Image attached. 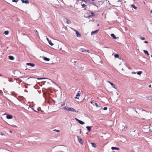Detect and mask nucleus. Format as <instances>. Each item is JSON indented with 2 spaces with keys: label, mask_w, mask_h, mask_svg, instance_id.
Returning <instances> with one entry per match:
<instances>
[{
  "label": "nucleus",
  "mask_w": 152,
  "mask_h": 152,
  "mask_svg": "<svg viewBox=\"0 0 152 152\" xmlns=\"http://www.w3.org/2000/svg\"><path fill=\"white\" fill-rule=\"evenodd\" d=\"M133 109L137 113H138V115L140 114L141 116L145 117L147 115L146 113H149V111L144 110L139 107H134Z\"/></svg>",
  "instance_id": "nucleus-1"
},
{
  "label": "nucleus",
  "mask_w": 152,
  "mask_h": 152,
  "mask_svg": "<svg viewBox=\"0 0 152 152\" xmlns=\"http://www.w3.org/2000/svg\"><path fill=\"white\" fill-rule=\"evenodd\" d=\"M63 108H64V110H67L70 111L72 112H75L78 113V111H77L75 109H74L72 107H66V106L64 107Z\"/></svg>",
  "instance_id": "nucleus-2"
},
{
  "label": "nucleus",
  "mask_w": 152,
  "mask_h": 152,
  "mask_svg": "<svg viewBox=\"0 0 152 152\" xmlns=\"http://www.w3.org/2000/svg\"><path fill=\"white\" fill-rule=\"evenodd\" d=\"M78 140L79 142L82 145L83 144L84 142L82 139L80 137L77 136V137Z\"/></svg>",
  "instance_id": "nucleus-3"
},
{
  "label": "nucleus",
  "mask_w": 152,
  "mask_h": 152,
  "mask_svg": "<svg viewBox=\"0 0 152 152\" xmlns=\"http://www.w3.org/2000/svg\"><path fill=\"white\" fill-rule=\"evenodd\" d=\"M75 119L77 121L79 124L81 125L84 124H85V123L84 122L76 118H75Z\"/></svg>",
  "instance_id": "nucleus-4"
},
{
  "label": "nucleus",
  "mask_w": 152,
  "mask_h": 152,
  "mask_svg": "<svg viewBox=\"0 0 152 152\" xmlns=\"http://www.w3.org/2000/svg\"><path fill=\"white\" fill-rule=\"evenodd\" d=\"M93 105H96L97 107H99L100 105L99 103H96V102L95 101H94V103H93Z\"/></svg>",
  "instance_id": "nucleus-5"
},
{
  "label": "nucleus",
  "mask_w": 152,
  "mask_h": 152,
  "mask_svg": "<svg viewBox=\"0 0 152 152\" xmlns=\"http://www.w3.org/2000/svg\"><path fill=\"white\" fill-rule=\"evenodd\" d=\"M76 36L77 37H81V34L77 31L75 30Z\"/></svg>",
  "instance_id": "nucleus-6"
},
{
  "label": "nucleus",
  "mask_w": 152,
  "mask_h": 152,
  "mask_svg": "<svg viewBox=\"0 0 152 152\" xmlns=\"http://www.w3.org/2000/svg\"><path fill=\"white\" fill-rule=\"evenodd\" d=\"M6 118L8 119H11L13 118V116L10 114H7L6 116Z\"/></svg>",
  "instance_id": "nucleus-7"
},
{
  "label": "nucleus",
  "mask_w": 152,
  "mask_h": 152,
  "mask_svg": "<svg viewBox=\"0 0 152 152\" xmlns=\"http://www.w3.org/2000/svg\"><path fill=\"white\" fill-rule=\"evenodd\" d=\"M99 31V29H98V30H96L95 31H92L91 33V35H94V34L97 33Z\"/></svg>",
  "instance_id": "nucleus-8"
},
{
  "label": "nucleus",
  "mask_w": 152,
  "mask_h": 152,
  "mask_svg": "<svg viewBox=\"0 0 152 152\" xmlns=\"http://www.w3.org/2000/svg\"><path fill=\"white\" fill-rule=\"evenodd\" d=\"M28 66H30L32 67H34L35 66V64L34 63H27L26 64Z\"/></svg>",
  "instance_id": "nucleus-9"
},
{
  "label": "nucleus",
  "mask_w": 152,
  "mask_h": 152,
  "mask_svg": "<svg viewBox=\"0 0 152 152\" xmlns=\"http://www.w3.org/2000/svg\"><path fill=\"white\" fill-rule=\"evenodd\" d=\"M21 1L23 3H25L26 4H27L29 3V1L28 0H22Z\"/></svg>",
  "instance_id": "nucleus-10"
},
{
  "label": "nucleus",
  "mask_w": 152,
  "mask_h": 152,
  "mask_svg": "<svg viewBox=\"0 0 152 152\" xmlns=\"http://www.w3.org/2000/svg\"><path fill=\"white\" fill-rule=\"evenodd\" d=\"M108 82L111 84V85L112 86V87H113V88H116L115 87V86L114 84L113 83H112L110 81H108Z\"/></svg>",
  "instance_id": "nucleus-11"
},
{
  "label": "nucleus",
  "mask_w": 152,
  "mask_h": 152,
  "mask_svg": "<svg viewBox=\"0 0 152 152\" xmlns=\"http://www.w3.org/2000/svg\"><path fill=\"white\" fill-rule=\"evenodd\" d=\"M9 58L11 60H13L14 59V57L12 56H9Z\"/></svg>",
  "instance_id": "nucleus-12"
},
{
  "label": "nucleus",
  "mask_w": 152,
  "mask_h": 152,
  "mask_svg": "<svg viewBox=\"0 0 152 152\" xmlns=\"http://www.w3.org/2000/svg\"><path fill=\"white\" fill-rule=\"evenodd\" d=\"M92 126H87L86 128L88 132H90L91 130Z\"/></svg>",
  "instance_id": "nucleus-13"
},
{
  "label": "nucleus",
  "mask_w": 152,
  "mask_h": 152,
  "mask_svg": "<svg viewBox=\"0 0 152 152\" xmlns=\"http://www.w3.org/2000/svg\"><path fill=\"white\" fill-rule=\"evenodd\" d=\"M111 37L114 39H117V37H116L115 35L114 34H112L111 35Z\"/></svg>",
  "instance_id": "nucleus-14"
},
{
  "label": "nucleus",
  "mask_w": 152,
  "mask_h": 152,
  "mask_svg": "<svg viewBox=\"0 0 152 152\" xmlns=\"http://www.w3.org/2000/svg\"><path fill=\"white\" fill-rule=\"evenodd\" d=\"M43 59L44 60L48 61H49L50 60V58L45 57H44Z\"/></svg>",
  "instance_id": "nucleus-15"
},
{
  "label": "nucleus",
  "mask_w": 152,
  "mask_h": 152,
  "mask_svg": "<svg viewBox=\"0 0 152 152\" xmlns=\"http://www.w3.org/2000/svg\"><path fill=\"white\" fill-rule=\"evenodd\" d=\"M143 52L145 54H146L147 56H149V54L147 50H144Z\"/></svg>",
  "instance_id": "nucleus-16"
},
{
  "label": "nucleus",
  "mask_w": 152,
  "mask_h": 152,
  "mask_svg": "<svg viewBox=\"0 0 152 152\" xmlns=\"http://www.w3.org/2000/svg\"><path fill=\"white\" fill-rule=\"evenodd\" d=\"M111 149L113 150H119V148L115 147H112L111 148Z\"/></svg>",
  "instance_id": "nucleus-17"
},
{
  "label": "nucleus",
  "mask_w": 152,
  "mask_h": 152,
  "mask_svg": "<svg viewBox=\"0 0 152 152\" xmlns=\"http://www.w3.org/2000/svg\"><path fill=\"white\" fill-rule=\"evenodd\" d=\"M92 146L94 148H96V144L94 142H92L91 143Z\"/></svg>",
  "instance_id": "nucleus-18"
},
{
  "label": "nucleus",
  "mask_w": 152,
  "mask_h": 152,
  "mask_svg": "<svg viewBox=\"0 0 152 152\" xmlns=\"http://www.w3.org/2000/svg\"><path fill=\"white\" fill-rule=\"evenodd\" d=\"M66 22L67 24L71 23V22L68 19H66Z\"/></svg>",
  "instance_id": "nucleus-19"
},
{
  "label": "nucleus",
  "mask_w": 152,
  "mask_h": 152,
  "mask_svg": "<svg viewBox=\"0 0 152 152\" xmlns=\"http://www.w3.org/2000/svg\"><path fill=\"white\" fill-rule=\"evenodd\" d=\"M114 57L115 58H119V55L118 54H116L114 55Z\"/></svg>",
  "instance_id": "nucleus-20"
},
{
  "label": "nucleus",
  "mask_w": 152,
  "mask_h": 152,
  "mask_svg": "<svg viewBox=\"0 0 152 152\" xmlns=\"http://www.w3.org/2000/svg\"><path fill=\"white\" fill-rule=\"evenodd\" d=\"M12 95L15 97L17 95V94L14 92H12Z\"/></svg>",
  "instance_id": "nucleus-21"
},
{
  "label": "nucleus",
  "mask_w": 152,
  "mask_h": 152,
  "mask_svg": "<svg viewBox=\"0 0 152 152\" xmlns=\"http://www.w3.org/2000/svg\"><path fill=\"white\" fill-rule=\"evenodd\" d=\"M91 16L92 17H94L95 16V14L94 12H93L92 11H91Z\"/></svg>",
  "instance_id": "nucleus-22"
},
{
  "label": "nucleus",
  "mask_w": 152,
  "mask_h": 152,
  "mask_svg": "<svg viewBox=\"0 0 152 152\" xmlns=\"http://www.w3.org/2000/svg\"><path fill=\"white\" fill-rule=\"evenodd\" d=\"M9 31L8 30L7 31H5L4 32V34H5V35H8L9 33Z\"/></svg>",
  "instance_id": "nucleus-23"
},
{
  "label": "nucleus",
  "mask_w": 152,
  "mask_h": 152,
  "mask_svg": "<svg viewBox=\"0 0 152 152\" xmlns=\"http://www.w3.org/2000/svg\"><path fill=\"white\" fill-rule=\"evenodd\" d=\"M48 42L49 44L51 46H53V44L51 40H50V41H49V42Z\"/></svg>",
  "instance_id": "nucleus-24"
},
{
  "label": "nucleus",
  "mask_w": 152,
  "mask_h": 152,
  "mask_svg": "<svg viewBox=\"0 0 152 152\" xmlns=\"http://www.w3.org/2000/svg\"><path fill=\"white\" fill-rule=\"evenodd\" d=\"M132 7L135 9H136L137 8V7L135 6L134 5V4L132 5Z\"/></svg>",
  "instance_id": "nucleus-25"
},
{
  "label": "nucleus",
  "mask_w": 152,
  "mask_h": 152,
  "mask_svg": "<svg viewBox=\"0 0 152 152\" xmlns=\"http://www.w3.org/2000/svg\"><path fill=\"white\" fill-rule=\"evenodd\" d=\"M142 73V71H139L137 72V75H140Z\"/></svg>",
  "instance_id": "nucleus-26"
},
{
  "label": "nucleus",
  "mask_w": 152,
  "mask_h": 152,
  "mask_svg": "<svg viewBox=\"0 0 152 152\" xmlns=\"http://www.w3.org/2000/svg\"><path fill=\"white\" fill-rule=\"evenodd\" d=\"M148 99L150 100H152V96H150L148 97Z\"/></svg>",
  "instance_id": "nucleus-27"
},
{
  "label": "nucleus",
  "mask_w": 152,
  "mask_h": 152,
  "mask_svg": "<svg viewBox=\"0 0 152 152\" xmlns=\"http://www.w3.org/2000/svg\"><path fill=\"white\" fill-rule=\"evenodd\" d=\"M65 103L64 102L63 103H61L60 104H61L60 106L61 107H62L64 106L65 105Z\"/></svg>",
  "instance_id": "nucleus-28"
},
{
  "label": "nucleus",
  "mask_w": 152,
  "mask_h": 152,
  "mask_svg": "<svg viewBox=\"0 0 152 152\" xmlns=\"http://www.w3.org/2000/svg\"><path fill=\"white\" fill-rule=\"evenodd\" d=\"M124 125H125V124H123L122 125V126H123L124 127V128H122V129H120L121 130H124V129H125V127L124 126Z\"/></svg>",
  "instance_id": "nucleus-29"
},
{
  "label": "nucleus",
  "mask_w": 152,
  "mask_h": 152,
  "mask_svg": "<svg viewBox=\"0 0 152 152\" xmlns=\"http://www.w3.org/2000/svg\"><path fill=\"white\" fill-rule=\"evenodd\" d=\"M86 50L85 49H84L82 48L81 49V51L83 52H86Z\"/></svg>",
  "instance_id": "nucleus-30"
},
{
  "label": "nucleus",
  "mask_w": 152,
  "mask_h": 152,
  "mask_svg": "<svg viewBox=\"0 0 152 152\" xmlns=\"http://www.w3.org/2000/svg\"><path fill=\"white\" fill-rule=\"evenodd\" d=\"M81 5L83 7H87V5L85 4H83Z\"/></svg>",
  "instance_id": "nucleus-31"
},
{
  "label": "nucleus",
  "mask_w": 152,
  "mask_h": 152,
  "mask_svg": "<svg viewBox=\"0 0 152 152\" xmlns=\"http://www.w3.org/2000/svg\"><path fill=\"white\" fill-rule=\"evenodd\" d=\"M140 39L142 40H144L145 39V38L144 37H142L141 36H140Z\"/></svg>",
  "instance_id": "nucleus-32"
},
{
  "label": "nucleus",
  "mask_w": 152,
  "mask_h": 152,
  "mask_svg": "<svg viewBox=\"0 0 152 152\" xmlns=\"http://www.w3.org/2000/svg\"><path fill=\"white\" fill-rule=\"evenodd\" d=\"M46 79V78H37V79L38 80H41V79Z\"/></svg>",
  "instance_id": "nucleus-33"
},
{
  "label": "nucleus",
  "mask_w": 152,
  "mask_h": 152,
  "mask_svg": "<svg viewBox=\"0 0 152 152\" xmlns=\"http://www.w3.org/2000/svg\"><path fill=\"white\" fill-rule=\"evenodd\" d=\"M18 1H19V0H12V1L13 2H17Z\"/></svg>",
  "instance_id": "nucleus-34"
},
{
  "label": "nucleus",
  "mask_w": 152,
  "mask_h": 152,
  "mask_svg": "<svg viewBox=\"0 0 152 152\" xmlns=\"http://www.w3.org/2000/svg\"><path fill=\"white\" fill-rule=\"evenodd\" d=\"M53 131H55V132H59L60 131L59 130H57V129H56L54 130Z\"/></svg>",
  "instance_id": "nucleus-35"
},
{
  "label": "nucleus",
  "mask_w": 152,
  "mask_h": 152,
  "mask_svg": "<svg viewBox=\"0 0 152 152\" xmlns=\"http://www.w3.org/2000/svg\"><path fill=\"white\" fill-rule=\"evenodd\" d=\"M92 17V16H91V15H89L87 16V18L88 19H89L90 18H91Z\"/></svg>",
  "instance_id": "nucleus-36"
},
{
  "label": "nucleus",
  "mask_w": 152,
  "mask_h": 152,
  "mask_svg": "<svg viewBox=\"0 0 152 152\" xmlns=\"http://www.w3.org/2000/svg\"><path fill=\"white\" fill-rule=\"evenodd\" d=\"M107 107H104L103 108V110H107Z\"/></svg>",
  "instance_id": "nucleus-37"
},
{
  "label": "nucleus",
  "mask_w": 152,
  "mask_h": 152,
  "mask_svg": "<svg viewBox=\"0 0 152 152\" xmlns=\"http://www.w3.org/2000/svg\"><path fill=\"white\" fill-rule=\"evenodd\" d=\"M0 134L1 135H4V134L3 132H1L0 133Z\"/></svg>",
  "instance_id": "nucleus-38"
},
{
  "label": "nucleus",
  "mask_w": 152,
  "mask_h": 152,
  "mask_svg": "<svg viewBox=\"0 0 152 152\" xmlns=\"http://www.w3.org/2000/svg\"><path fill=\"white\" fill-rule=\"evenodd\" d=\"M80 96V94L79 93H78L77 94V95H76V96Z\"/></svg>",
  "instance_id": "nucleus-39"
},
{
  "label": "nucleus",
  "mask_w": 152,
  "mask_h": 152,
  "mask_svg": "<svg viewBox=\"0 0 152 152\" xmlns=\"http://www.w3.org/2000/svg\"><path fill=\"white\" fill-rule=\"evenodd\" d=\"M82 0L84 1L85 2H86L88 1V0Z\"/></svg>",
  "instance_id": "nucleus-40"
},
{
  "label": "nucleus",
  "mask_w": 152,
  "mask_h": 152,
  "mask_svg": "<svg viewBox=\"0 0 152 152\" xmlns=\"http://www.w3.org/2000/svg\"><path fill=\"white\" fill-rule=\"evenodd\" d=\"M0 94L1 95L3 94V92L1 90H0Z\"/></svg>",
  "instance_id": "nucleus-41"
},
{
  "label": "nucleus",
  "mask_w": 152,
  "mask_h": 152,
  "mask_svg": "<svg viewBox=\"0 0 152 152\" xmlns=\"http://www.w3.org/2000/svg\"><path fill=\"white\" fill-rule=\"evenodd\" d=\"M41 110V108L40 107H39L37 108V110L38 111H39Z\"/></svg>",
  "instance_id": "nucleus-42"
},
{
  "label": "nucleus",
  "mask_w": 152,
  "mask_h": 152,
  "mask_svg": "<svg viewBox=\"0 0 152 152\" xmlns=\"http://www.w3.org/2000/svg\"><path fill=\"white\" fill-rule=\"evenodd\" d=\"M71 61L72 62V63H75L76 62L75 61H73V60H71Z\"/></svg>",
  "instance_id": "nucleus-43"
},
{
  "label": "nucleus",
  "mask_w": 152,
  "mask_h": 152,
  "mask_svg": "<svg viewBox=\"0 0 152 152\" xmlns=\"http://www.w3.org/2000/svg\"><path fill=\"white\" fill-rule=\"evenodd\" d=\"M144 43H148V42L147 41H144Z\"/></svg>",
  "instance_id": "nucleus-44"
},
{
  "label": "nucleus",
  "mask_w": 152,
  "mask_h": 152,
  "mask_svg": "<svg viewBox=\"0 0 152 152\" xmlns=\"http://www.w3.org/2000/svg\"><path fill=\"white\" fill-rule=\"evenodd\" d=\"M0 76H2V77H5V76H4V75H2L0 74Z\"/></svg>",
  "instance_id": "nucleus-45"
},
{
  "label": "nucleus",
  "mask_w": 152,
  "mask_h": 152,
  "mask_svg": "<svg viewBox=\"0 0 152 152\" xmlns=\"http://www.w3.org/2000/svg\"><path fill=\"white\" fill-rule=\"evenodd\" d=\"M94 101H91L90 102V103H91V104H93V103H94Z\"/></svg>",
  "instance_id": "nucleus-46"
},
{
  "label": "nucleus",
  "mask_w": 152,
  "mask_h": 152,
  "mask_svg": "<svg viewBox=\"0 0 152 152\" xmlns=\"http://www.w3.org/2000/svg\"><path fill=\"white\" fill-rule=\"evenodd\" d=\"M47 40L48 42H49V41L50 40L49 39V38H48L47 37Z\"/></svg>",
  "instance_id": "nucleus-47"
},
{
  "label": "nucleus",
  "mask_w": 152,
  "mask_h": 152,
  "mask_svg": "<svg viewBox=\"0 0 152 152\" xmlns=\"http://www.w3.org/2000/svg\"><path fill=\"white\" fill-rule=\"evenodd\" d=\"M132 73L133 74H135L136 73V72H132Z\"/></svg>",
  "instance_id": "nucleus-48"
},
{
  "label": "nucleus",
  "mask_w": 152,
  "mask_h": 152,
  "mask_svg": "<svg viewBox=\"0 0 152 152\" xmlns=\"http://www.w3.org/2000/svg\"><path fill=\"white\" fill-rule=\"evenodd\" d=\"M36 32L37 33L38 35L39 34H38V31H37L36 30Z\"/></svg>",
  "instance_id": "nucleus-49"
},
{
  "label": "nucleus",
  "mask_w": 152,
  "mask_h": 152,
  "mask_svg": "<svg viewBox=\"0 0 152 152\" xmlns=\"http://www.w3.org/2000/svg\"><path fill=\"white\" fill-rule=\"evenodd\" d=\"M80 70H82L83 69V67H81V68H80V69H79Z\"/></svg>",
  "instance_id": "nucleus-50"
},
{
  "label": "nucleus",
  "mask_w": 152,
  "mask_h": 152,
  "mask_svg": "<svg viewBox=\"0 0 152 152\" xmlns=\"http://www.w3.org/2000/svg\"><path fill=\"white\" fill-rule=\"evenodd\" d=\"M12 126L14 127H17V126L15 125H13Z\"/></svg>",
  "instance_id": "nucleus-51"
},
{
  "label": "nucleus",
  "mask_w": 152,
  "mask_h": 152,
  "mask_svg": "<svg viewBox=\"0 0 152 152\" xmlns=\"http://www.w3.org/2000/svg\"><path fill=\"white\" fill-rule=\"evenodd\" d=\"M33 110L35 112H38L37 111L35 110H34V109H33Z\"/></svg>",
  "instance_id": "nucleus-52"
},
{
  "label": "nucleus",
  "mask_w": 152,
  "mask_h": 152,
  "mask_svg": "<svg viewBox=\"0 0 152 152\" xmlns=\"http://www.w3.org/2000/svg\"><path fill=\"white\" fill-rule=\"evenodd\" d=\"M87 50V51H86V52L89 53V51L88 50Z\"/></svg>",
  "instance_id": "nucleus-53"
},
{
  "label": "nucleus",
  "mask_w": 152,
  "mask_h": 152,
  "mask_svg": "<svg viewBox=\"0 0 152 152\" xmlns=\"http://www.w3.org/2000/svg\"><path fill=\"white\" fill-rule=\"evenodd\" d=\"M151 85H149V88H150V87H151Z\"/></svg>",
  "instance_id": "nucleus-54"
},
{
  "label": "nucleus",
  "mask_w": 152,
  "mask_h": 152,
  "mask_svg": "<svg viewBox=\"0 0 152 152\" xmlns=\"http://www.w3.org/2000/svg\"><path fill=\"white\" fill-rule=\"evenodd\" d=\"M77 96H76V97H75V99H79V98H77Z\"/></svg>",
  "instance_id": "nucleus-55"
},
{
  "label": "nucleus",
  "mask_w": 152,
  "mask_h": 152,
  "mask_svg": "<svg viewBox=\"0 0 152 152\" xmlns=\"http://www.w3.org/2000/svg\"><path fill=\"white\" fill-rule=\"evenodd\" d=\"M22 34L23 35H25V34H24V33H22Z\"/></svg>",
  "instance_id": "nucleus-56"
},
{
  "label": "nucleus",
  "mask_w": 152,
  "mask_h": 152,
  "mask_svg": "<svg viewBox=\"0 0 152 152\" xmlns=\"http://www.w3.org/2000/svg\"><path fill=\"white\" fill-rule=\"evenodd\" d=\"M81 130H80V134H81Z\"/></svg>",
  "instance_id": "nucleus-57"
},
{
  "label": "nucleus",
  "mask_w": 152,
  "mask_h": 152,
  "mask_svg": "<svg viewBox=\"0 0 152 152\" xmlns=\"http://www.w3.org/2000/svg\"><path fill=\"white\" fill-rule=\"evenodd\" d=\"M150 12H151V13H152V10H151V11Z\"/></svg>",
  "instance_id": "nucleus-58"
},
{
  "label": "nucleus",
  "mask_w": 152,
  "mask_h": 152,
  "mask_svg": "<svg viewBox=\"0 0 152 152\" xmlns=\"http://www.w3.org/2000/svg\"><path fill=\"white\" fill-rule=\"evenodd\" d=\"M120 1V0H118V2H119Z\"/></svg>",
  "instance_id": "nucleus-59"
},
{
  "label": "nucleus",
  "mask_w": 152,
  "mask_h": 152,
  "mask_svg": "<svg viewBox=\"0 0 152 152\" xmlns=\"http://www.w3.org/2000/svg\"><path fill=\"white\" fill-rule=\"evenodd\" d=\"M99 26V24H97V26Z\"/></svg>",
  "instance_id": "nucleus-60"
},
{
  "label": "nucleus",
  "mask_w": 152,
  "mask_h": 152,
  "mask_svg": "<svg viewBox=\"0 0 152 152\" xmlns=\"http://www.w3.org/2000/svg\"><path fill=\"white\" fill-rule=\"evenodd\" d=\"M10 132L11 133H12V131H10Z\"/></svg>",
  "instance_id": "nucleus-61"
},
{
  "label": "nucleus",
  "mask_w": 152,
  "mask_h": 152,
  "mask_svg": "<svg viewBox=\"0 0 152 152\" xmlns=\"http://www.w3.org/2000/svg\"><path fill=\"white\" fill-rule=\"evenodd\" d=\"M79 130V129L77 130V131H78Z\"/></svg>",
  "instance_id": "nucleus-62"
},
{
  "label": "nucleus",
  "mask_w": 152,
  "mask_h": 152,
  "mask_svg": "<svg viewBox=\"0 0 152 152\" xmlns=\"http://www.w3.org/2000/svg\"><path fill=\"white\" fill-rule=\"evenodd\" d=\"M84 10H86V8H85Z\"/></svg>",
  "instance_id": "nucleus-63"
},
{
  "label": "nucleus",
  "mask_w": 152,
  "mask_h": 152,
  "mask_svg": "<svg viewBox=\"0 0 152 152\" xmlns=\"http://www.w3.org/2000/svg\"><path fill=\"white\" fill-rule=\"evenodd\" d=\"M151 56L152 57V55H151Z\"/></svg>",
  "instance_id": "nucleus-64"
}]
</instances>
